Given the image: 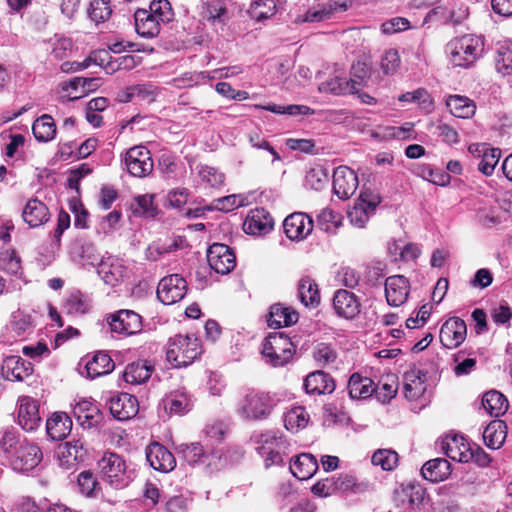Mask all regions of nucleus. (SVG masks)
I'll use <instances>...</instances> for the list:
<instances>
[{
	"mask_svg": "<svg viewBox=\"0 0 512 512\" xmlns=\"http://www.w3.org/2000/svg\"><path fill=\"white\" fill-rule=\"evenodd\" d=\"M187 294V282L179 274L163 277L157 287V297L165 305L182 300Z\"/></svg>",
	"mask_w": 512,
	"mask_h": 512,
	"instance_id": "nucleus-8",
	"label": "nucleus"
},
{
	"mask_svg": "<svg viewBox=\"0 0 512 512\" xmlns=\"http://www.w3.org/2000/svg\"><path fill=\"white\" fill-rule=\"evenodd\" d=\"M400 102L416 103L422 110L429 112L433 108V100L424 88H418L411 92H406L398 97Z\"/></svg>",
	"mask_w": 512,
	"mask_h": 512,
	"instance_id": "nucleus-51",
	"label": "nucleus"
},
{
	"mask_svg": "<svg viewBox=\"0 0 512 512\" xmlns=\"http://www.w3.org/2000/svg\"><path fill=\"white\" fill-rule=\"evenodd\" d=\"M200 16L214 27H223L229 19L224 0H202Z\"/></svg>",
	"mask_w": 512,
	"mask_h": 512,
	"instance_id": "nucleus-21",
	"label": "nucleus"
},
{
	"mask_svg": "<svg viewBox=\"0 0 512 512\" xmlns=\"http://www.w3.org/2000/svg\"><path fill=\"white\" fill-rule=\"evenodd\" d=\"M42 458L41 449L36 444L26 440L9 462L13 470L29 472L40 464Z\"/></svg>",
	"mask_w": 512,
	"mask_h": 512,
	"instance_id": "nucleus-10",
	"label": "nucleus"
},
{
	"mask_svg": "<svg viewBox=\"0 0 512 512\" xmlns=\"http://www.w3.org/2000/svg\"><path fill=\"white\" fill-rule=\"evenodd\" d=\"M372 212L366 208L365 202H357L348 212V218L352 225L363 228L369 220Z\"/></svg>",
	"mask_w": 512,
	"mask_h": 512,
	"instance_id": "nucleus-62",
	"label": "nucleus"
},
{
	"mask_svg": "<svg viewBox=\"0 0 512 512\" xmlns=\"http://www.w3.org/2000/svg\"><path fill=\"white\" fill-rule=\"evenodd\" d=\"M2 376L9 381H23L33 373V366L20 356L6 357L1 365Z\"/></svg>",
	"mask_w": 512,
	"mask_h": 512,
	"instance_id": "nucleus-18",
	"label": "nucleus"
},
{
	"mask_svg": "<svg viewBox=\"0 0 512 512\" xmlns=\"http://www.w3.org/2000/svg\"><path fill=\"white\" fill-rule=\"evenodd\" d=\"M303 386L306 393L310 395L331 394L336 388L334 379L321 370L310 373L304 379Z\"/></svg>",
	"mask_w": 512,
	"mask_h": 512,
	"instance_id": "nucleus-22",
	"label": "nucleus"
},
{
	"mask_svg": "<svg viewBox=\"0 0 512 512\" xmlns=\"http://www.w3.org/2000/svg\"><path fill=\"white\" fill-rule=\"evenodd\" d=\"M334 487L337 493L352 492L354 494L363 493L370 489V483L367 481L359 482L355 476L348 473H340L333 477Z\"/></svg>",
	"mask_w": 512,
	"mask_h": 512,
	"instance_id": "nucleus-40",
	"label": "nucleus"
},
{
	"mask_svg": "<svg viewBox=\"0 0 512 512\" xmlns=\"http://www.w3.org/2000/svg\"><path fill=\"white\" fill-rule=\"evenodd\" d=\"M201 354V341L194 335L177 334L168 340L166 358L174 367L188 366Z\"/></svg>",
	"mask_w": 512,
	"mask_h": 512,
	"instance_id": "nucleus-3",
	"label": "nucleus"
},
{
	"mask_svg": "<svg viewBox=\"0 0 512 512\" xmlns=\"http://www.w3.org/2000/svg\"><path fill=\"white\" fill-rule=\"evenodd\" d=\"M298 321V313L290 307L274 304L270 307L267 323L270 328L278 329L290 326Z\"/></svg>",
	"mask_w": 512,
	"mask_h": 512,
	"instance_id": "nucleus-34",
	"label": "nucleus"
},
{
	"mask_svg": "<svg viewBox=\"0 0 512 512\" xmlns=\"http://www.w3.org/2000/svg\"><path fill=\"white\" fill-rule=\"evenodd\" d=\"M90 307L89 297L80 291L72 292L64 304L65 310L71 315H83L89 311Z\"/></svg>",
	"mask_w": 512,
	"mask_h": 512,
	"instance_id": "nucleus-47",
	"label": "nucleus"
},
{
	"mask_svg": "<svg viewBox=\"0 0 512 512\" xmlns=\"http://www.w3.org/2000/svg\"><path fill=\"white\" fill-rule=\"evenodd\" d=\"M198 175L201 181L211 188H219L225 182V175L217 168L208 165L200 166Z\"/></svg>",
	"mask_w": 512,
	"mask_h": 512,
	"instance_id": "nucleus-58",
	"label": "nucleus"
},
{
	"mask_svg": "<svg viewBox=\"0 0 512 512\" xmlns=\"http://www.w3.org/2000/svg\"><path fill=\"white\" fill-rule=\"evenodd\" d=\"M335 11L336 7H333L331 4L312 7L308 9L303 16L298 17L297 22H322L324 20L330 19Z\"/></svg>",
	"mask_w": 512,
	"mask_h": 512,
	"instance_id": "nucleus-57",
	"label": "nucleus"
},
{
	"mask_svg": "<svg viewBox=\"0 0 512 512\" xmlns=\"http://www.w3.org/2000/svg\"><path fill=\"white\" fill-rule=\"evenodd\" d=\"M313 220L306 213L295 212L287 216L283 222L286 236L291 240L300 241L313 230Z\"/></svg>",
	"mask_w": 512,
	"mask_h": 512,
	"instance_id": "nucleus-12",
	"label": "nucleus"
},
{
	"mask_svg": "<svg viewBox=\"0 0 512 512\" xmlns=\"http://www.w3.org/2000/svg\"><path fill=\"white\" fill-rule=\"evenodd\" d=\"M147 12L161 24L170 22L174 16L168 0H153Z\"/></svg>",
	"mask_w": 512,
	"mask_h": 512,
	"instance_id": "nucleus-55",
	"label": "nucleus"
},
{
	"mask_svg": "<svg viewBox=\"0 0 512 512\" xmlns=\"http://www.w3.org/2000/svg\"><path fill=\"white\" fill-rule=\"evenodd\" d=\"M22 218L31 228H37L50 219L47 206L37 198L27 201L22 211Z\"/></svg>",
	"mask_w": 512,
	"mask_h": 512,
	"instance_id": "nucleus-25",
	"label": "nucleus"
},
{
	"mask_svg": "<svg viewBox=\"0 0 512 512\" xmlns=\"http://www.w3.org/2000/svg\"><path fill=\"white\" fill-rule=\"evenodd\" d=\"M207 260L211 269L222 275L230 273L236 266L233 250L222 243H214L208 248Z\"/></svg>",
	"mask_w": 512,
	"mask_h": 512,
	"instance_id": "nucleus-9",
	"label": "nucleus"
},
{
	"mask_svg": "<svg viewBox=\"0 0 512 512\" xmlns=\"http://www.w3.org/2000/svg\"><path fill=\"white\" fill-rule=\"evenodd\" d=\"M106 321L111 332L123 336H130L139 333L142 330V317L133 310L122 309L110 313Z\"/></svg>",
	"mask_w": 512,
	"mask_h": 512,
	"instance_id": "nucleus-6",
	"label": "nucleus"
},
{
	"mask_svg": "<svg viewBox=\"0 0 512 512\" xmlns=\"http://www.w3.org/2000/svg\"><path fill=\"white\" fill-rule=\"evenodd\" d=\"M318 470V462L314 455L302 453L291 460L290 471L299 480L311 478Z\"/></svg>",
	"mask_w": 512,
	"mask_h": 512,
	"instance_id": "nucleus-30",
	"label": "nucleus"
},
{
	"mask_svg": "<svg viewBox=\"0 0 512 512\" xmlns=\"http://www.w3.org/2000/svg\"><path fill=\"white\" fill-rule=\"evenodd\" d=\"M181 452L185 461L192 466L205 464L208 468H217L214 461L220 460V456L207 453L200 443L182 445Z\"/></svg>",
	"mask_w": 512,
	"mask_h": 512,
	"instance_id": "nucleus-24",
	"label": "nucleus"
},
{
	"mask_svg": "<svg viewBox=\"0 0 512 512\" xmlns=\"http://www.w3.org/2000/svg\"><path fill=\"white\" fill-rule=\"evenodd\" d=\"M466 334L467 327L465 321L458 317H452L442 325L439 338L444 347L453 349L465 340Z\"/></svg>",
	"mask_w": 512,
	"mask_h": 512,
	"instance_id": "nucleus-14",
	"label": "nucleus"
},
{
	"mask_svg": "<svg viewBox=\"0 0 512 512\" xmlns=\"http://www.w3.org/2000/svg\"><path fill=\"white\" fill-rule=\"evenodd\" d=\"M136 32L144 38H153L160 32L161 23L153 18L146 9H138L134 13Z\"/></svg>",
	"mask_w": 512,
	"mask_h": 512,
	"instance_id": "nucleus-36",
	"label": "nucleus"
},
{
	"mask_svg": "<svg viewBox=\"0 0 512 512\" xmlns=\"http://www.w3.org/2000/svg\"><path fill=\"white\" fill-rule=\"evenodd\" d=\"M276 403L271 393L252 389L240 400L237 412L245 420H264L269 417Z\"/></svg>",
	"mask_w": 512,
	"mask_h": 512,
	"instance_id": "nucleus-4",
	"label": "nucleus"
},
{
	"mask_svg": "<svg viewBox=\"0 0 512 512\" xmlns=\"http://www.w3.org/2000/svg\"><path fill=\"white\" fill-rule=\"evenodd\" d=\"M327 181L328 175L321 167L311 168L305 176L306 185L314 190H321Z\"/></svg>",
	"mask_w": 512,
	"mask_h": 512,
	"instance_id": "nucleus-64",
	"label": "nucleus"
},
{
	"mask_svg": "<svg viewBox=\"0 0 512 512\" xmlns=\"http://www.w3.org/2000/svg\"><path fill=\"white\" fill-rule=\"evenodd\" d=\"M309 420V414L304 407L297 406L290 409L284 415V425L287 430L297 432L306 427Z\"/></svg>",
	"mask_w": 512,
	"mask_h": 512,
	"instance_id": "nucleus-48",
	"label": "nucleus"
},
{
	"mask_svg": "<svg viewBox=\"0 0 512 512\" xmlns=\"http://www.w3.org/2000/svg\"><path fill=\"white\" fill-rule=\"evenodd\" d=\"M400 56L396 49H388L381 57V69L386 75L395 74L400 67Z\"/></svg>",
	"mask_w": 512,
	"mask_h": 512,
	"instance_id": "nucleus-63",
	"label": "nucleus"
},
{
	"mask_svg": "<svg viewBox=\"0 0 512 512\" xmlns=\"http://www.w3.org/2000/svg\"><path fill=\"white\" fill-rule=\"evenodd\" d=\"M450 113L458 118L468 119L475 114L476 104L466 96L450 95L446 99Z\"/></svg>",
	"mask_w": 512,
	"mask_h": 512,
	"instance_id": "nucleus-39",
	"label": "nucleus"
},
{
	"mask_svg": "<svg viewBox=\"0 0 512 512\" xmlns=\"http://www.w3.org/2000/svg\"><path fill=\"white\" fill-rule=\"evenodd\" d=\"M442 449L454 461L467 463L473 458L472 448L462 436L447 437Z\"/></svg>",
	"mask_w": 512,
	"mask_h": 512,
	"instance_id": "nucleus-26",
	"label": "nucleus"
},
{
	"mask_svg": "<svg viewBox=\"0 0 512 512\" xmlns=\"http://www.w3.org/2000/svg\"><path fill=\"white\" fill-rule=\"evenodd\" d=\"M146 459L149 465L159 472L167 473L176 467L174 455L158 442H153L147 446Z\"/></svg>",
	"mask_w": 512,
	"mask_h": 512,
	"instance_id": "nucleus-15",
	"label": "nucleus"
},
{
	"mask_svg": "<svg viewBox=\"0 0 512 512\" xmlns=\"http://www.w3.org/2000/svg\"><path fill=\"white\" fill-rule=\"evenodd\" d=\"M164 408L170 414H184L188 412L192 403L184 393H174L168 396L164 401Z\"/></svg>",
	"mask_w": 512,
	"mask_h": 512,
	"instance_id": "nucleus-52",
	"label": "nucleus"
},
{
	"mask_svg": "<svg viewBox=\"0 0 512 512\" xmlns=\"http://www.w3.org/2000/svg\"><path fill=\"white\" fill-rule=\"evenodd\" d=\"M153 371L154 366L148 360L139 359L126 366L123 379L126 383L140 385L151 377Z\"/></svg>",
	"mask_w": 512,
	"mask_h": 512,
	"instance_id": "nucleus-28",
	"label": "nucleus"
},
{
	"mask_svg": "<svg viewBox=\"0 0 512 512\" xmlns=\"http://www.w3.org/2000/svg\"><path fill=\"white\" fill-rule=\"evenodd\" d=\"M73 415L82 427L91 428L98 423L99 409L91 401L82 400L74 406Z\"/></svg>",
	"mask_w": 512,
	"mask_h": 512,
	"instance_id": "nucleus-37",
	"label": "nucleus"
},
{
	"mask_svg": "<svg viewBox=\"0 0 512 512\" xmlns=\"http://www.w3.org/2000/svg\"><path fill=\"white\" fill-rule=\"evenodd\" d=\"M358 187L357 174L347 166H339L333 173V191L341 200L350 198Z\"/></svg>",
	"mask_w": 512,
	"mask_h": 512,
	"instance_id": "nucleus-11",
	"label": "nucleus"
},
{
	"mask_svg": "<svg viewBox=\"0 0 512 512\" xmlns=\"http://www.w3.org/2000/svg\"><path fill=\"white\" fill-rule=\"evenodd\" d=\"M496 70L503 76L512 73V48L502 45L497 50L495 58Z\"/></svg>",
	"mask_w": 512,
	"mask_h": 512,
	"instance_id": "nucleus-60",
	"label": "nucleus"
},
{
	"mask_svg": "<svg viewBox=\"0 0 512 512\" xmlns=\"http://www.w3.org/2000/svg\"><path fill=\"white\" fill-rule=\"evenodd\" d=\"M409 294V282L402 275L390 276L385 281V296L390 306L404 304Z\"/></svg>",
	"mask_w": 512,
	"mask_h": 512,
	"instance_id": "nucleus-19",
	"label": "nucleus"
},
{
	"mask_svg": "<svg viewBox=\"0 0 512 512\" xmlns=\"http://www.w3.org/2000/svg\"><path fill=\"white\" fill-rule=\"evenodd\" d=\"M97 465L101 479L116 490L128 487L136 477L132 463L115 452H105L98 460Z\"/></svg>",
	"mask_w": 512,
	"mask_h": 512,
	"instance_id": "nucleus-1",
	"label": "nucleus"
},
{
	"mask_svg": "<svg viewBox=\"0 0 512 512\" xmlns=\"http://www.w3.org/2000/svg\"><path fill=\"white\" fill-rule=\"evenodd\" d=\"M333 308L339 317L351 320L360 313L361 304L354 293L339 289L333 297Z\"/></svg>",
	"mask_w": 512,
	"mask_h": 512,
	"instance_id": "nucleus-17",
	"label": "nucleus"
},
{
	"mask_svg": "<svg viewBox=\"0 0 512 512\" xmlns=\"http://www.w3.org/2000/svg\"><path fill=\"white\" fill-rule=\"evenodd\" d=\"M484 43L480 37L466 34L450 40L446 45V54L454 67H471L481 56Z\"/></svg>",
	"mask_w": 512,
	"mask_h": 512,
	"instance_id": "nucleus-2",
	"label": "nucleus"
},
{
	"mask_svg": "<svg viewBox=\"0 0 512 512\" xmlns=\"http://www.w3.org/2000/svg\"><path fill=\"white\" fill-rule=\"evenodd\" d=\"M256 108H260L266 111H270L275 114H287V115H312L314 114L313 109L305 105L291 104L287 106L278 104H267V105H256Z\"/></svg>",
	"mask_w": 512,
	"mask_h": 512,
	"instance_id": "nucleus-54",
	"label": "nucleus"
},
{
	"mask_svg": "<svg viewBox=\"0 0 512 512\" xmlns=\"http://www.w3.org/2000/svg\"><path fill=\"white\" fill-rule=\"evenodd\" d=\"M342 220L343 217L340 213L325 208L317 215V226L326 233L336 234L342 225Z\"/></svg>",
	"mask_w": 512,
	"mask_h": 512,
	"instance_id": "nucleus-46",
	"label": "nucleus"
},
{
	"mask_svg": "<svg viewBox=\"0 0 512 512\" xmlns=\"http://www.w3.org/2000/svg\"><path fill=\"white\" fill-rule=\"evenodd\" d=\"M294 352L295 346L283 332L270 333L263 343L262 354L275 367L287 364Z\"/></svg>",
	"mask_w": 512,
	"mask_h": 512,
	"instance_id": "nucleus-5",
	"label": "nucleus"
},
{
	"mask_svg": "<svg viewBox=\"0 0 512 512\" xmlns=\"http://www.w3.org/2000/svg\"><path fill=\"white\" fill-rule=\"evenodd\" d=\"M77 483L81 494L86 497H96L100 491V484L89 470L82 471L77 477Z\"/></svg>",
	"mask_w": 512,
	"mask_h": 512,
	"instance_id": "nucleus-53",
	"label": "nucleus"
},
{
	"mask_svg": "<svg viewBox=\"0 0 512 512\" xmlns=\"http://www.w3.org/2000/svg\"><path fill=\"white\" fill-rule=\"evenodd\" d=\"M39 407L37 402L30 397L20 399L18 409V423L23 430L31 432L40 425Z\"/></svg>",
	"mask_w": 512,
	"mask_h": 512,
	"instance_id": "nucleus-20",
	"label": "nucleus"
},
{
	"mask_svg": "<svg viewBox=\"0 0 512 512\" xmlns=\"http://www.w3.org/2000/svg\"><path fill=\"white\" fill-rule=\"evenodd\" d=\"M109 409L114 418L125 421L137 415L139 403L135 396L121 393L110 399Z\"/></svg>",
	"mask_w": 512,
	"mask_h": 512,
	"instance_id": "nucleus-16",
	"label": "nucleus"
},
{
	"mask_svg": "<svg viewBox=\"0 0 512 512\" xmlns=\"http://www.w3.org/2000/svg\"><path fill=\"white\" fill-rule=\"evenodd\" d=\"M313 358L318 365L324 367L335 362L337 352L330 344L319 343L313 350Z\"/></svg>",
	"mask_w": 512,
	"mask_h": 512,
	"instance_id": "nucleus-61",
	"label": "nucleus"
},
{
	"mask_svg": "<svg viewBox=\"0 0 512 512\" xmlns=\"http://www.w3.org/2000/svg\"><path fill=\"white\" fill-rule=\"evenodd\" d=\"M372 464L380 466L383 470H393L398 463V454L389 449H380L372 455Z\"/></svg>",
	"mask_w": 512,
	"mask_h": 512,
	"instance_id": "nucleus-59",
	"label": "nucleus"
},
{
	"mask_svg": "<svg viewBox=\"0 0 512 512\" xmlns=\"http://www.w3.org/2000/svg\"><path fill=\"white\" fill-rule=\"evenodd\" d=\"M285 447L282 438L275 436L267 438L264 444L258 447V453L263 457L265 466L282 465L284 463L281 450Z\"/></svg>",
	"mask_w": 512,
	"mask_h": 512,
	"instance_id": "nucleus-32",
	"label": "nucleus"
},
{
	"mask_svg": "<svg viewBox=\"0 0 512 512\" xmlns=\"http://www.w3.org/2000/svg\"><path fill=\"white\" fill-rule=\"evenodd\" d=\"M273 227L271 216L265 210L252 211L244 221L243 228L247 234L261 235Z\"/></svg>",
	"mask_w": 512,
	"mask_h": 512,
	"instance_id": "nucleus-33",
	"label": "nucleus"
},
{
	"mask_svg": "<svg viewBox=\"0 0 512 512\" xmlns=\"http://www.w3.org/2000/svg\"><path fill=\"white\" fill-rule=\"evenodd\" d=\"M33 134L39 142H48L54 139L56 135V125L54 119L47 114L37 118L32 125Z\"/></svg>",
	"mask_w": 512,
	"mask_h": 512,
	"instance_id": "nucleus-44",
	"label": "nucleus"
},
{
	"mask_svg": "<svg viewBox=\"0 0 512 512\" xmlns=\"http://www.w3.org/2000/svg\"><path fill=\"white\" fill-rule=\"evenodd\" d=\"M482 406L484 410L493 417H499L508 409L507 398L496 390L486 392L482 398Z\"/></svg>",
	"mask_w": 512,
	"mask_h": 512,
	"instance_id": "nucleus-42",
	"label": "nucleus"
},
{
	"mask_svg": "<svg viewBox=\"0 0 512 512\" xmlns=\"http://www.w3.org/2000/svg\"><path fill=\"white\" fill-rule=\"evenodd\" d=\"M403 393L408 400H417L426 391V374L421 370L411 369L403 376Z\"/></svg>",
	"mask_w": 512,
	"mask_h": 512,
	"instance_id": "nucleus-23",
	"label": "nucleus"
},
{
	"mask_svg": "<svg viewBox=\"0 0 512 512\" xmlns=\"http://www.w3.org/2000/svg\"><path fill=\"white\" fill-rule=\"evenodd\" d=\"M87 14L95 24L106 22L112 14L110 0H91Z\"/></svg>",
	"mask_w": 512,
	"mask_h": 512,
	"instance_id": "nucleus-49",
	"label": "nucleus"
},
{
	"mask_svg": "<svg viewBox=\"0 0 512 512\" xmlns=\"http://www.w3.org/2000/svg\"><path fill=\"white\" fill-rule=\"evenodd\" d=\"M24 441L26 439L21 438V435L14 428L4 430L0 438V449L8 461L16 454Z\"/></svg>",
	"mask_w": 512,
	"mask_h": 512,
	"instance_id": "nucleus-45",
	"label": "nucleus"
},
{
	"mask_svg": "<svg viewBox=\"0 0 512 512\" xmlns=\"http://www.w3.org/2000/svg\"><path fill=\"white\" fill-rule=\"evenodd\" d=\"M298 297L306 306H316L320 302L319 290L316 282L310 277H303L298 283Z\"/></svg>",
	"mask_w": 512,
	"mask_h": 512,
	"instance_id": "nucleus-43",
	"label": "nucleus"
},
{
	"mask_svg": "<svg viewBox=\"0 0 512 512\" xmlns=\"http://www.w3.org/2000/svg\"><path fill=\"white\" fill-rule=\"evenodd\" d=\"M115 368V363L110 355L103 351L96 352L91 358L87 359L85 364L86 377L95 379L111 373Z\"/></svg>",
	"mask_w": 512,
	"mask_h": 512,
	"instance_id": "nucleus-27",
	"label": "nucleus"
},
{
	"mask_svg": "<svg viewBox=\"0 0 512 512\" xmlns=\"http://www.w3.org/2000/svg\"><path fill=\"white\" fill-rule=\"evenodd\" d=\"M251 18L262 21L270 18L276 12V4L274 0H256L249 9Z\"/></svg>",
	"mask_w": 512,
	"mask_h": 512,
	"instance_id": "nucleus-56",
	"label": "nucleus"
},
{
	"mask_svg": "<svg viewBox=\"0 0 512 512\" xmlns=\"http://www.w3.org/2000/svg\"><path fill=\"white\" fill-rule=\"evenodd\" d=\"M474 146L471 145L469 147L470 152H474ZM475 151L481 154L478 170L485 176H491L502 156L501 150L499 148H490L483 144L481 146L476 145Z\"/></svg>",
	"mask_w": 512,
	"mask_h": 512,
	"instance_id": "nucleus-35",
	"label": "nucleus"
},
{
	"mask_svg": "<svg viewBox=\"0 0 512 512\" xmlns=\"http://www.w3.org/2000/svg\"><path fill=\"white\" fill-rule=\"evenodd\" d=\"M507 435V426L502 420L491 421L483 431V440L490 449H499Z\"/></svg>",
	"mask_w": 512,
	"mask_h": 512,
	"instance_id": "nucleus-38",
	"label": "nucleus"
},
{
	"mask_svg": "<svg viewBox=\"0 0 512 512\" xmlns=\"http://www.w3.org/2000/svg\"><path fill=\"white\" fill-rule=\"evenodd\" d=\"M124 164L128 173L138 178L148 176L154 167L150 151L142 145L134 146L126 151Z\"/></svg>",
	"mask_w": 512,
	"mask_h": 512,
	"instance_id": "nucleus-7",
	"label": "nucleus"
},
{
	"mask_svg": "<svg viewBox=\"0 0 512 512\" xmlns=\"http://www.w3.org/2000/svg\"><path fill=\"white\" fill-rule=\"evenodd\" d=\"M72 429V420L64 412H56L46 422V431L52 440H63Z\"/></svg>",
	"mask_w": 512,
	"mask_h": 512,
	"instance_id": "nucleus-29",
	"label": "nucleus"
},
{
	"mask_svg": "<svg viewBox=\"0 0 512 512\" xmlns=\"http://www.w3.org/2000/svg\"><path fill=\"white\" fill-rule=\"evenodd\" d=\"M372 379L362 377L359 373H354L348 381V393L352 399H366L373 395Z\"/></svg>",
	"mask_w": 512,
	"mask_h": 512,
	"instance_id": "nucleus-41",
	"label": "nucleus"
},
{
	"mask_svg": "<svg viewBox=\"0 0 512 512\" xmlns=\"http://www.w3.org/2000/svg\"><path fill=\"white\" fill-rule=\"evenodd\" d=\"M97 272L106 284L116 286L127 276V266L122 259L109 256L101 259Z\"/></svg>",
	"mask_w": 512,
	"mask_h": 512,
	"instance_id": "nucleus-13",
	"label": "nucleus"
},
{
	"mask_svg": "<svg viewBox=\"0 0 512 512\" xmlns=\"http://www.w3.org/2000/svg\"><path fill=\"white\" fill-rule=\"evenodd\" d=\"M153 199V195L149 194L135 197L134 202L131 204L133 215L136 217L153 218L157 212Z\"/></svg>",
	"mask_w": 512,
	"mask_h": 512,
	"instance_id": "nucleus-50",
	"label": "nucleus"
},
{
	"mask_svg": "<svg viewBox=\"0 0 512 512\" xmlns=\"http://www.w3.org/2000/svg\"><path fill=\"white\" fill-rule=\"evenodd\" d=\"M421 474L430 482H441L451 474V464L444 458L431 459L422 466Z\"/></svg>",
	"mask_w": 512,
	"mask_h": 512,
	"instance_id": "nucleus-31",
	"label": "nucleus"
}]
</instances>
